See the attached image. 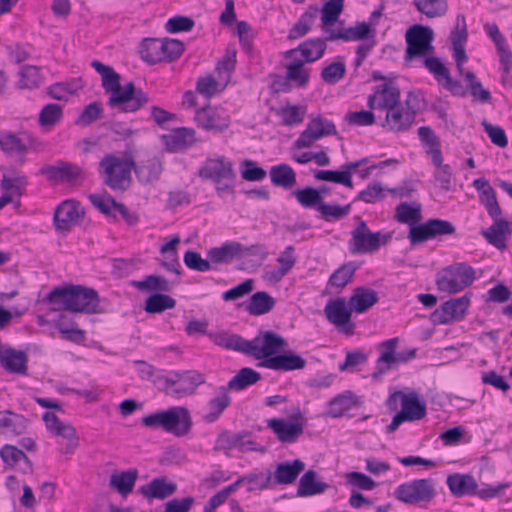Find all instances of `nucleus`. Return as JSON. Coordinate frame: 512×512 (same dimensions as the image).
Segmentation results:
<instances>
[{
  "label": "nucleus",
  "instance_id": "bf43d9fd",
  "mask_svg": "<svg viewBox=\"0 0 512 512\" xmlns=\"http://www.w3.org/2000/svg\"><path fill=\"white\" fill-rule=\"evenodd\" d=\"M419 139L428 147L427 153L431 158L439 160L441 154L440 141L434 131L429 126H422L418 129Z\"/></svg>",
  "mask_w": 512,
  "mask_h": 512
},
{
  "label": "nucleus",
  "instance_id": "4c0bfd02",
  "mask_svg": "<svg viewBox=\"0 0 512 512\" xmlns=\"http://www.w3.org/2000/svg\"><path fill=\"white\" fill-rule=\"evenodd\" d=\"M447 485L455 496L472 494L477 489L475 479L468 474H453L448 476Z\"/></svg>",
  "mask_w": 512,
  "mask_h": 512
},
{
  "label": "nucleus",
  "instance_id": "2f4dec72",
  "mask_svg": "<svg viewBox=\"0 0 512 512\" xmlns=\"http://www.w3.org/2000/svg\"><path fill=\"white\" fill-rule=\"evenodd\" d=\"M177 491L176 483L166 477H158L140 488L141 494L148 499H165Z\"/></svg>",
  "mask_w": 512,
  "mask_h": 512
},
{
  "label": "nucleus",
  "instance_id": "09e8293b",
  "mask_svg": "<svg viewBox=\"0 0 512 512\" xmlns=\"http://www.w3.org/2000/svg\"><path fill=\"white\" fill-rule=\"evenodd\" d=\"M163 51L161 39H145L141 44V57L149 64L165 61Z\"/></svg>",
  "mask_w": 512,
  "mask_h": 512
},
{
  "label": "nucleus",
  "instance_id": "9d476101",
  "mask_svg": "<svg viewBox=\"0 0 512 512\" xmlns=\"http://www.w3.org/2000/svg\"><path fill=\"white\" fill-rule=\"evenodd\" d=\"M476 279L475 270L466 263H457L443 270L437 276V288L449 294L458 293L472 285Z\"/></svg>",
  "mask_w": 512,
  "mask_h": 512
},
{
  "label": "nucleus",
  "instance_id": "79ce46f5",
  "mask_svg": "<svg viewBox=\"0 0 512 512\" xmlns=\"http://www.w3.org/2000/svg\"><path fill=\"white\" fill-rule=\"evenodd\" d=\"M210 339L218 346L245 354L246 339L227 331L209 333Z\"/></svg>",
  "mask_w": 512,
  "mask_h": 512
},
{
  "label": "nucleus",
  "instance_id": "4d7b16f0",
  "mask_svg": "<svg viewBox=\"0 0 512 512\" xmlns=\"http://www.w3.org/2000/svg\"><path fill=\"white\" fill-rule=\"evenodd\" d=\"M63 117L62 107L58 104H47L42 108L39 114V125L43 128H52Z\"/></svg>",
  "mask_w": 512,
  "mask_h": 512
},
{
  "label": "nucleus",
  "instance_id": "4468645a",
  "mask_svg": "<svg viewBox=\"0 0 512 512\" xmlns=\"http://www.w3.org/2000/svg\"><path fill=\"white\" fill-rule=\"evenodd\" d=\"M352 312L353 310L345 298L330 300L324 308L327 320L346 335L354 333L355 324L351 322Z\"/></svg>",
  "mask_w": 512,
  "mask_h": 512
},
{
  "label": "nucleus",
  "instance_id": "864d4df0",
  "mask_svg": "<svg viewBox=\"0 0 512 512\" xmlns=\"http://www.w3.org/2000/svg\"><path fill=\"white\" fill-rule=\"evenodd\" d=\"M134 286L140 291L169 292L172 289L170 282L159 275H148L141 281H135Z\"/></svg>",
  "mask_w": 512,
  "mask_h": 512
},
{
  "label": "nucleus",
  "instance_id": "1a4fd4ad",
  "mask_svg": "<svg viewBox=\"0 0 512 512\" xmlns=\"http://www.w3.org/2000/svg\"><path fill=\"white\" fill-rule=\"evenodd\" d=\"M392 239L389 233L381 231L372 232L369 230L365 221L360 220L351 232L349 241V250L352 254L374 253L381 246L386 245Z\"/></svg>",
  "mask_w": 512,
  "mask_h": 512
},
{
  "label": "nucleus",
  "instance_id": "3c124183",
  "mask_svg": "<svg viewBox=\"0 0 512 512\" xmlns=\"http://www.w3.org/2000/svg\"><path fill=\"white\" fill-rule=\"evenodd\" d=\"M28 420L10 410L0 412V427L6 428L15 435L22 434L27 428Z\"/></svg>",
  "mask_w": 512,
  "mask_h": 512
},
{
  "label": "nucleus",
  "instance_id": "b1692460",
  "mask_svg": "<svg viewBox=\"0 0 512 512\" xmlns=\"http://www.w3.org/2000/svg\"><path fill=\"white\" fill-rule=\"evenodd\" d=\"M267 427L283 443H294L303 434L304 430V425L301 422H290L279 418L268 420Z\"/></svg>",
  "mask_w": 512,
  "mask_h": 512
},
{
  "label": "nucleus",
  "instance_id": "37998d69",
  "mask_svg": "<svg viewBox=\"0 0 512 512\" xmlns=\"http://www.w3.org/2000/svg\"><path fill=\"white\" fill-rule=\"evenodd\" d=\"M305 61L294 59L286 65V80L295 83L298 87H305L309 83L310 69L305 67Z\"/></svg>",
  "mask_w": 512,
  "mask_h": 512
},
{
  "label": "nucleus",
  "instance_id": "6e6d98bb",
  "mask_svg": "<svg viewBox=\"0 0 512 512\" xmlns=\"http://www.w3.org/2000/svg\"><path fill=\"white\" fill-rule=\"evenodd\" d=\"M176 305L175 299L171 296L156 293L151 295L145 303V311L148 313H161L167 309H172Z\"/></svg>",
  "mask_w": 512,
  "mask_h": 512
},
{
  "label": "nucleus",
  "instance_id": "f8f14e48",
  "mask_svg": "<svg viewBox=\"0 0 512 512\" xmlns=\"http://www.w3.org/2000/svg\"><path fill=\"white\" fill-rule=\"evenodd\" d=\"M287 341L273 331H260L252 340H246L245 354L256 360L264 361L283 351Z\"/></svg>",
  "mask_w": 512,
  "mask_h": 512
},
{
  "label": "nucleus",
  "instance_id": "ea45409f",
  "mask_svg": "<svg viewBox=\"0 0 512 512\" xmlns=\"http://www.w3.org/2000/svg\"><path fill=\"white\" fill-rule=\"evenodd\" d=\"M473 186L481 192V200L484 203L490 216H497L499 213V203L496 193L489 182L483 178L474 180Z\"/></svg>",
  "mask_w": 512,
  "mask_h": 512
},
{
  "label": "nucleus",
  "instance_id": "72a5a7b5",
  "mask_svg": "<svg viewBox=\"0 0 512 512\" xmlns=\"http://www.w3.org/2000/svg\"><path fill=\"white\" fill-rule=\"evenodd\" d=\"M241 243L229 241L220 247H214L208 250L207 256L212 264H228L234 259H239Z\"/></svg>",
  "mask_w": 512,
  "mask_h": 512
},
{
  "label": "nucleus",
  "instance_id": "0eeeda50",
  "mask_svg": "<svg viewBox=\"0 0 512 512\" xmlns=\"http://www.w3.org/2000/svg\"><path fill=\"white\" fill-rule=\"evenodd\" d=\"M198 175L203 179L212 180L220 196L233 192L236 173L233 163L224 156L206 159Z\"/></svg>",
  "mask_w": 512,
  "mask_h": 512
},
{
  "label": "nucleus",
  "instance_id": "0e129e2a",
  "mask_svg": "<svg viewBox=\"0 0 512 512\" xmlns=\"http://www.w3.org/2000/svg\"><path fill=\"white\" fill-rule=\"evenodd\" d=\"M293 195L305 208H317L323 202V198L319 195V191L313 187L296 190L293 192Z\"/></svg>",
  "mask_w": 512,
  "mask_h": 512
},
{
  "label": "nucleus",
  "instance_id": "39448f33",
  "mask_svg": "<svg viewBox=\"0 0 512 512\" xmlns=\"http://www.w3.org/2000/svg\"><path fill=\"white\" fill-rule=\"evenodd\" d=\"M401 399V411L392 419L387 426V433L395 432L404 422H413L423 419L426 414V404L419 400L416 392L404 393L402 391L394 392L388 398L387 404L391 409H397V399Z\"/></svg>",
  "mask_w": 512,
  "mask_h": 512
},
{
  "label": "nucleus",
  "instance_id": "5fc2aeb1",
  "mask_svg": "<svg viewBox=\"0 0 512 512\" xmlns=\"http://www.w3.org/2000/svg\"><path fill=\"white\" fill-rule=\"evenodd\" d=\"M356 266L347 263L339 267L329 278L328 285L338 290L343 289L354 277Z\"/></svg>",
  "mask_w": 512,
  "mask_h": 512
},
{
  "label": "nucleus",
  "instance_id": "a19ab883",
  "mask_svg": "<svg viewBox=\"0 0 512 512\" xmlns=\"http://www.w3.org/2000/svg\"><path fill=\"white\" fill-rule=\"evenodd\" d=\"M318 13V7L310 6L308 10L302 14L300 19L289 30L288 39L296 40L305 36L310 31L312 24L318 16Z\"/></svg>",
  "mask_w": 512,
  "mask_h": 512
},
{
  "label": "nucleus",
  "instance_id": "c756f323",
  "mask_svg": "<svg viewBox=\"0 0 512 512\" xmlns=\"http://www.w3.org/2000/svg\"><path fill=\"white\" fill-rule=\"evenodd\" d=\"M231 404L229 388L219 386L215 389V396L207 403L208 412L204 415V420L208 423L215 422Z\"/></svg>",
  "mask_w": 512,
  "mask_h": 512
},
{
  "label": "nucleus",
  "instance_id": "ddd939ff",
  "mask_svg": "<svg viewBox=\"0 0 512 512\" xmlns=\"http://www.w3.org/2000/svg\"><path fill=\"white\" fill-rule=\"evenodd\" d=\"M435 485L431 479H416L399 485L394 495L406 504L428 503L435 497Z\"/></svg>",
  "mask_w": 512,
  "mask_h": 512
},
{
  "label": "nucleus",
  "instance_id": "a878e982",
  "mask_svg": "<svg viewBox=\"0 0 512 512\" xmlns=\"http://www.w3.org/2000/svg\"><path fill=\"white\" fill-rule=\"evenodd\" d=\"M328 40L360 41L374 38V31L366 22L357 23L354 27L326 29Z\"/></svg>",
  "mask_w": 512,
  "mask_h": 512
},
{
  "label": "nucleus",
  "instance_id": "c03bdc74",
  "mask_svg": "<svg viewBox=\"0 0 512 512\" xmlns=\"http://www.w3.org/2000/svg\"><path fill=\"white\" fill-rule=\"evenodd\" d=\"M276 304V300L267 292L260 291L254 293L247 305V311L251 315L259 316L270 312Z\"/></svg>",
  "mask_w": 512,
  "mask_h": 512
},
{
  "label": "nucleus",
  "instance_id": "f03ea898",
  "mask_svg": "<svg viewBox=\"0 0 512 512\" xmlns=\"http://www.w3.org/2000/svg\"><path fill=\"white\" fill-rule=\"evenodd\" d=\"M395 219L400 223L410 225L408 239L412 246L456 232L455 226L447 220L433 218L419 223L422 220L419 203H400L395 210Z\"/></svg>",
  "mask_w": 512,
  "mask_h": 512
},
{
  "label": "nucleus",
  "instance_id": "052dcab7",
  "mask_svg": "<svg viewBox=\"0 0 512 512\" xmlns=\"http://www.w3.org/2000/svg\"><path fill=\"white\" fill-rule=\"evenodd\" d=\"M354 400L349 394H341L328 403L327 415L338 418L354 406Z\"/></svg>",
  "mask_w": 512,
  "mask_h": 512
},
{
  "label": "nucleus",
  "instance_id": "f257e3e1",
  "mask_svg": "<svg viewBox=\"0 0 512 512\" xmlns=\"http://www.w3.org/2000/svg\"><path fill=\"white\" fill-rule=\"evenodd\" d=\"M91 66L101 75L104 90L110 93L108 105L120 112H136L149 102V97L141 89H136L133 82L124 87L120 83V75L110 66L100 61H93Z\"/></svg>",
  "mask_w": 512,
  "mask_h": 512
},
{
  "label": "nucleus",
  "instance_id": "cd10ccee",
  "mask_svg": "<svg viewBox=\"0 0 512 512\" xmlns=\"http://www.w3.org/2000/svg\"><path fill=\"white\" fill-rule=\"evenodd\" d=\"M195 134L193 129L182 127L164 135L163 139L168 151L177 152L193 146L197 142Z\"/></svg>",
  "mask_w": 512,
  "mask_h": 512
},
{
  "label": "nucleus",
  "instance_id": "c9c22d12",
  "mask_svg": "<svg viewBox=\"0 0 512 512\" xmlns=\"http://www.w3.org/2000/svg\"><path fill=\"white\" fill-rule=\"evenodd\" d=\"M1 458L9 466L14 467L19 465L20 470L23 473H31L33 470V464L28 456L16 446L4 445L1 449Z\"/></svg>",
  "mask_w": 512,
  "mask_h": 512
},
{
  "label": "nucleus",
  "instance_id": "58836bf2",
  "mask_svg": "<svg viewBox=\"0 0 512 512\" xmlns=\"http://www.w3.org/2000/svg\"><path fill=\"white\" fill-rule=\"evenodd\" d=\"M270 179L274 186L284 189H291L296 185V173L288 164L272 166Z\"/></svg>",
  "mask_w": 512,
  "mask_h": 512
},
{
  "label": "nucleus",
  "instance_id": "a18cd8bd",
  "mask_svg": "<svg viewBox=\"0 0 512 512\" xmlns=\"http://www.w3.org/2000/svg\"><path fill=\"white\" fill-rule=\"evenodd\" d=\"M261 379V374L252 368H242L228 382L227 388L230 390L241 391L257 383Z\"/></svg>",
  "mask_w": 512,
  "mask_h": 512
},
{
  "label": "nucleus",
  "instance_id": "6e6552de",
  "mask_svg": "<svg viewBox=\"0 0 512 512\" xmlns=\"http://www.w3.org/2000/svg\"><path fill=\"white\" fill-rule=\"evenodd\" d=\"M405 40L407 47L404 60L406 62L432 55L435 51L433 46L434 31L428 26L419 24L411 26L406 31Z\"/></svg>",
  "mask_w": 512,
  "mask_h": 512
},
{
  "label": "nucleus",
  "instance_id": "e433bc0d",
  "mask_svg": "<svg viewBox=\"0 0 512 512\" xmlns=\"http://www.w3.org/2000/svg\"><path fill=\"white\" fill-rule=\"evenodd\" d=\"M329 485L317 479V473L314 470H308L299 481L297 496L308 497L324 493Z\"/></svg>",
  "mask_w": 512,
  "mask_h": 512
},
{
  "label": "nucleus",
  "instance_id": "de8ad7c7",
  "mask_svg": "<svg viewBox=\"0 0 512 512\" xmlns=\"http://www.w3.org/2000/svg\"><path fill=\"white\" fill-rule=\"evenodd\" d=\"M433 165L436 170L434 172V178L439 187L445 191L451 190L455 178L450 165L444 164L442 153L439 154V160L431 158Z\"/></svg>",
  "mask_w": 512,
  "mask_h": 512
},
{
  "label": "nucleus",
  "instance_id": "13d9d810",
  "mask_svg": "<svg viewBox=\"0 0 512 512\" xmlns=\"http://www.w3.org/2000/svg\"><path fill=\"white\" fill-rule=\"evenodd\" d=\"M343 7V0H330L323 5L321 21L322 27L325 31L326 29H330L328 26L334 24L338 20L343 11Z\"/></svg>",
  "mask_w": 512,
  "mask_h": 512
},
{
  "label": "nucleus",
  "instance_id": "2eb2a0df",
  "mask_svg": "<svg viewBox=\"0 0 512 512\" xmlns=\"http://www.w3.org/2000/svg\"><path fill=\"white\" fill-rule=\"evenodd\" d=\"M400 102V89L394 82L386 81L374 88L373 93L367 99V106L371 110L387 111Z\"/></svg>",
  "mask_w": 512,
  "mask_h": 512
},
{
  "label": "nucleus",
  "instance_id": "7ed1b4c3",
  "mask_svg": "<svg viewBox=\"0 0 512 512\" xmlns=\"http://www.w3.org/2000/svg\"><path fill=\"white\" fill-rule=\"evenodd\" d=\"M53 311H69L85 314H102L107 309L96 290L81 285L57 287L45 298Z\"/></svg>",
  "mask_w": 512,
  "mask_h": 512
},
{
  "label": "nucleus",
  "instance_id": "9b49d317",
  "mask_svg": "<svg viewBox=\"0 0 512 512\" xmlns=\"http://www.w3.org/2000/svg\"><path fill=\"white\" fill-rule=\"evenodd\" d=\"M416 101L417 96L413 92H409L405 105L400 102V104L386 111L385 119L381 124L382 128L393 133L408 131L415 122L414 102Z\"/></svg>",
  "mask_w": 512,
  "mask_h": 512
},
{
  "label": "nucleus",
  "instance_id": "774afa93",
  "mask_svg": "<svg viewBox=\"0 0 512 512\" xmlns=\"http://www.w3.org/2000/svg\"><path fill=\"white\" fill-rule=\"evenodd\" d=\"M346 74V66L344 62H333L323 68L321 72L322 80L330 85L338 83Z\"/></svg>",
  "mask_w": 512,
  "mask_h": 512
},
{
  "label": "nucleus",
  "instance_id": "aec40b11",
  "mask_svg": "<svg viewBox=\"0 0 512 512\" xmlns=\"http://www.w3.org/2000/svg\"><path fill=\"white\" fill-rule=\"evenodd\" d=\"M40 173L52 182H73L83 175L81 168L63 161L57 165L43 166Z\"/></svg>",
  "mask_w": 512,
  "mask_h": 512
},
{
  "label": "nucleus",
  "instance_id": "69168bd1",
  "mask_svg": "<svg viewBox=\"0 0 512 512\" xmlns=\"http://www.w3.org/2000/svg\"><path fill=\"white\" fill-rule=\"evenodd\" d=\"M82 88L81 80L56 83L49 88V95L57 100H66L70 95Z\"/></svg>",
  "mask_w": 512,
  "mask_h": 512
},
{
  "label": "nucleus",
  "instance_id": "603ef678",
  "mask_svg": "<svg viewBox=\"0 0 512 512\" xmlns=\"http://www.w3.org/2000/svg\"><path fill=\"white\" fill-rule=\"evenodd\" d=\"M416 9L428 18L443 16L448 9L446 0H413Z\"/></svg>",
  "mask_w": 512,
  "mask_h": 512
},
{
  "label": "nucleus",
  "instance_id": "423d86ee",
  "mask_svg": "<svg viewBox=\"0 0 512 512\" xmlns=\"http://www.w3.org/2000/svg\"><path fill=\"white\" fill-rule=\"evenodd\" d=\"M205 381V375L196 370L172 371L158 377L164 393L178 398L193 395Z\"/></svg>",
  "mask_w": 512,
  "mask_h": 512
},
{
  "label": "nucleus",
  "instance_id": "f3484780",
  "mask_svg": "<svg viewBox=\"0 0 512 512\" xmlns=\"http://www.w3.org/2000/svg\"><path fill=\"white\" fill-rule=\"evenodd\" d=\"M83 216L84 210L78 202L66 200L62 202L55 211V227L58 231L67 232L73 226L77 225Z\"/></svg>",
  "mask_w": 512,
  "mask_h": 512
},
{
  "label": "nucleus",
  "instance_id": "338daca9",
  "mask_svg": "<svg viewBox=\"0 0 512 512\" xmlns=\"http://www.w3.org/2000/svg\"><path fill=\"white\" fill-rule=\"evenodd\" d=\"M0 147L7 154H23L27 151L26 145L13 133H5L0 136Z\"/></svg>",
  "mask_w": 512,
  "mask_h": 512
},
{
  "label": "nucleus",
  "instance_id": "c85d7f7f",
  "mask_svg": "<svg viewBox=\"0 0 512 512\" xmlns=\"http://www.w3.org/2000/svg\"><path fill=\"white\" fill-rule=\"evenodd\" d=\"M304 468V462L299 459H295L291 462L279 463L272 474L273 485L292 484Z\"/></svg>",
  "mask_w": 512,
  "mask_h": 512
},
{
  "label": "nucleus",
  "instance_id": "680f3d73",
  "mask_svg": "<svg viewBox=\"0 0 512 512\" xmlns=\"http://www.w3.org/2000/svg\"><path fill=\"white\" fill-rule=\"evenodd\" d=\"M27 184V178L24 175H20L12 171L10 175L4 174L1 181V189L5 191V193H14L18 196H21L23 193V189Z\"/></svg>",
  "mask_w": 512,
  "mask_h": 512
},
{
  "label": "nucleus",
  "instance_id": "49530a36",
  "mask_svg": "<svg viewBox=\"0 0 512 512\" xmlns=\"http://www.w3.org/2000/svg\"><path fill=\"white\" fill-rule=\"evenodd\" d=\"M137 477V470H127L118 474H112L110 486L116 489L121 495L126 496L133 491Z\"/></svg>",
  "mask_w": 512,
  "mask_h": 512
},
{
  "label": "nucleus",
  "instance_id": "393cba45",
  "mask_svg": "<svg viewBox=\"0 0 512 512\" xmlns=\"http://www.w3.org/2000/svg\"><path fill=\"white\" fill-rule=\"evenodd\" d=\"M259 366L275 371L302 370L306 367V360L298 354L289 352L261 361Z\"/></svg>",
  "mask_w": 512,
  "mask_h": 512
},
{
  "label": "nucleus",
  "instance_id": "e2e57ef3",
  "mask_svg": "<svg viewBox=\"0 0 512 512\" xmlns=\"http://www.w3.org/2000/svg\"><path fill=\"white\" fill-rule=\"evenodd\" d=\"M464 79L470 89L471 95L482 103H489L492 100V96L489 90L483 88L481 82L477 79L476 75L467 71L464 74Z\"/></svg>",
  "mask_w": 512,
  "mask_h": 512
},
{
  "label": "nucleus",
  "instance_id": "8fccbe9b",
  "mask_svg": "<svg viewBox=\"0 0 512 512\" xmlns=\"http://www.w3.org/2000/svg\"><path fill=\"white\" fill-rule=\"evenodd\" d=\"M294 247L287 246L285 250L277 258L279 268L270 273V279L280 281L296 264V256L294 255Z\"/></svg>",
  "mask_w": 512,
  "mask_h": 512
},
{
  "label": "nucleus",
  "instance_id": "6ab92c4d",
  "mask_svg": "<svg viewBox=\"0 0 512 512\" xmlns=\"http://www.w3.org/2000/svg\"><path fill=\"white\" fill-rule=\"evenodd\" d=\"M238 448L240 452L258 451L256 443L250 439L249 432L242 431L234 434L229 431L222 432L216 441V450H231Z\"/></svg>",
  "mask_w": 512,
  "mask_h": 512
},
{
  "label": "nucleus",
  "instance_id": "7c9ffc66",
  "mask_svg": "<svg viewBox=\"0 0 512 512\" xmlns=\"http://www.w3.org/2000/svg\"><path fill=\"white\" fill-rule=\"evenodd\" d=\"M27 354L13 348H6L0 352V364L8 372L25 375L27 373Z\"/></svg>",
  "mask_w": 512,
  "mask_h": 512
},
{
  "label": "nucleus",
  "instance_id": "412c9836",
  "mask_svg": "<svg viewBox=\"0 0 512 512\" xmlns=\"http://www.w3.org/2000/svg\"><path fill=\"white\" fill-rule=\"evenodd\" d=\"M43 421L49 431L58 436L68 439L66 452L72 453L79 444L75 428L70 424H65L52 412H46L43 415Z\"/></svg>",
  "mask_w": 512,
  "mask_h": 512
},
{
  "label": "nucleus",
  "instance_id": "5701e85b",
  "mask_svg": "<svg viewBox=\"0 0 512 512\" xmlns=\"http://www.w3.org/2000/svg\"><path fill=\"white\" fill-rule=\"evenodd\" d=\"M192 424V418L187 408L183 406L168 408V433L177 437L185 436L190 432Z\"/></svg>",
  "mask_w": 512,
  "mask_h": 512
},
{
  "label": "nucleus",
  "instance_id": "4be33fe9",
  "mask_svg": "<svg viewBox=\"0 0 512 512\" xmlns=\"http://www.w3.org/2000/svg\"><path fill=\"white\" fill-rule=\"evenodd\" d=\"M329 41L327 37L323 38H312L302 42L297 48L288 50L285 53L286 58H293L297 53H300L303 57V61L307 63H313L324 55Z\"/></svg>",
  "mask_w": 512,
  "mask_h": 512
},
{
  "label": "nucleus",
  "instance_id": "473e14b6",
  "mask_svg": "<svg viewBox=\"0 0 512 512\" xmlns=\"http://www.w3.org/2000/svg\"><path fill=\"white\" fill-rule=\"evenodd\" d=\"M162 170V163L156 157L149 158L140 164H137L134 160V167L132 169L138 180L144 184H151L158 181Z\"/></svg>",
  "mask_w": 512,
  "mask_h": 512
},
{
  "label": "nucleus",
  "instance_id": "20e7f679",
  "mask_svg": "<svg viewBox=\"0 0 512 512\" xmlns=\"http://www.w3.org/2000/svg\"><path fill=\"white\" fill-rule=\"evenodd\" d=\"M134 167V148L127 147L123 156L109 153L99 162V174L103 183L113 191H125L129 188Z\"/></svg>",
  "mask_w": 512,
  "mask_h": 512
},
{
  "label": "nucleus",
  "instance_id": "f704fd0d",
  "mask_svg": "<svg viewBox=\"0 0 512 512\" xmlns=\"http://www.w3.org/2000/svg\"><path fill=\"white\" fill-rule=\"evenodd\" d=\"M378 293L370 288L357 287L349 299L351 309L357 313H364L378 302Z\"/></svg>",
  "mask_w": 512,
  "mask_h": 512
},
{
  "label": "nucleus",
  "instance_id": "a211bd4d",
  "mask_svg": "<svg viewBox=\"0 0 512 512\" xmlns=\"http://www.w3.org/2000/svg\"><path fill=\"white\" fill-rule=\"evenodd\" d=\"M195 120L206 130L223 131L229 127L230 118L222 108L205 107L196 112Z\"/></svg>",
  "mask_w": 512,
  "mask_h": 512
},
{
  "label": "nucleus",
  "instance_id": "dca6fc26",
  "mask_svg": "<svg viewBox=\"0 0 512 512\" xmlns=\"http://www.w3.org/2000/svg\"><path fill=\"white\" fill-rule=\"evenodd\" d=\"M469 304L470 297L468 294L446 301L432 313V321L435 324H448L458 321L465 316Z\"/></svg>",
  "mask_w": 512,
  "mask_h": 512
},
{
  "label": "nucleus",
  "instance_id": "bb28decb",
  "mask_svg": "<svg viewBox=\"0 0 512 512\" xmlns=\"http://www.w3.org/2000/svg\"><path fill=\"white\" fill-rule=\"evenodd\" d=\"M502 210L499 206V213L497 216H490L494 220V224L487 230L483 231V236L486 238L489 244L498 248L499 250H505L507 236L511 234L509 228V222L501 218Z\"/></svg>",
  "mask_w": 512,
  "mask_h": 512
}]
</instances>
